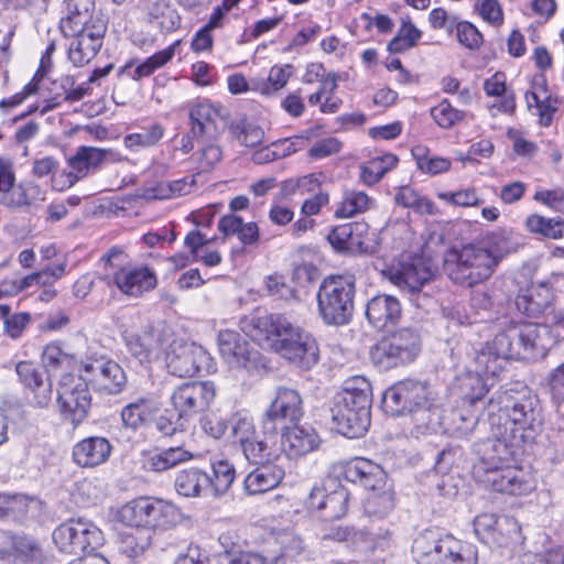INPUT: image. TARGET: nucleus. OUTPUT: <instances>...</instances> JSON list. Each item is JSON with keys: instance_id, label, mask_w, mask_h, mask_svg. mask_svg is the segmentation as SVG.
<instances>
[{"instance_id": "5fc2aeb1", "label": "nucleus", "mask_w": 564, "mask_h": 564, "mask_svg": "<svg viewBox=\"0 0 564 564\" xmlns=\"http://www.w3.org/2000/svg\"><path fill=\"white\" fill-rule=\"evenodd\" d=\"M528 230L549 239H560L564 236V220L561 218H546L540 215H530L525 220Z\"/></svg>"}, {"instance_id": "e2e57ef3", "label": "nucleus", "mask_w": 564, "mask_h": 564, "mask_svg": "<svg viewBox=\"0 0 564 564\" xmlns=\"http://www.w3.org/2000/svg\"><path fill=\"white\" fill-rule=\"evenodd\" d=\"M412 155L416 161L417 167L424 173L440 174L448 171L451 167V162L447 159L431 156L424 147L413 148Z\"/></svg>"}, {"instance_id": "e433bc0d", "label": "nucleus", "mask_w": 564, "mask_h": 564, "mask_svg": "<svg viewBox=\"0 0 564 564\" xmlns=\"http://www.w3.org/2000/svg\"><path fill=\"white\" fill-rule=\"evenodd\" d=\"M118 550L130 560H137L145 553L152 543V533L141 527H128L117 536Z\"/></svg>"}, {"instance_id": "9d476101", "label": "nucleus", "mask_w": 564, "mask_h": 564, "mask_svg": "<svg viewBox=\"0 0 564 564\" xmlns=\"http://www.w3.org/2000/svg\"><path fill=\"white\" fill-rule=\"evenodd\" d=\"M498 344L516 360L542 359L553 344L551 330L539 323L514 324L498 334Z\"/></svg>"}, {"instance_id": "4468645a", "label": "nucleus", "mask_w": 564, "mask_h": 564, "mask_svg": "<svg viewBox=\"0 0 564 564\" xmlns=\"http://www.w3.org/2000/svg\"><path fill=\"white\" fill-rule=\"evenodd\" d=\"M303 416V401L295 389L279 387L275 399L264 412L261 429L264 435L275 436Z\"/></svg>"}, {"instance_id": "69168bd1", "label": "nucleus", "mask_w": 564, "mask_h": 564, "mask_svg": "<svg viewBox=\"0 0 564 564\" xmlns=\"http://www.w3.org/2000/svg\"><path fill=\"white\" fill-rule=\"evenodd\" d=\"M431 116L441 128L449 129L464 119L465 112L457 110L444 99L431 109Z\"/></svg>"}, {"instance_id": "f3484780", "label": "nucleus", "mask_w": 564, "mask_h": 564, "mask_svg": "<svg viewBox=\"0 0 564 564\" xmlns=\"http://www.w3.org/2000/svg\"><path fill=\"white\" fill-rule=\"evenodd\" d=\"M216 397L213 381H188L177 386L170 401L174 412L185 422L193 415L205 411Z\"/></svg>"}, {"instance_id": "603ef678", "label": "nucleus", "mask_w": 564, "mask_h": 564, "mask_svg": "<svg viewBox=\"0 0 564 564\" xmlns=\"http://www.w3.org/2000/svg\"><path fill=\"white\" fill-rule=\"evenodd\" d=\"M362 225L358 223H347L334 227L327 235V240L337 252H347L360 243V240L356 236V231L361 228Z\"/></svg>"}, {"instance_id": "774afa93", "label": "nucleus", "mask_w": 564, "mask_h": 564, "mask_svg": "<svg viewBox=\"0 0 564 564\" xmlns=\"http://www.w3.org/2000/svg\"><path fill=\"white\" fill-rule=\"evenodd\" d=\"M231 435L240 447L257 437L256 426L251 419L237 415L231 424Z\"/></svg>"}, {"instance_id": "5701e85b", "label": "nucleus", "mask_w": 564, "mask_h": 564, "mask_svg": "<svg viewBox=\"0 0 564 564\" xmlns=\"http://www.w3.org/2000/svg\"><path fill=\"white\" fill-rule=\"evenodd\" d=\"M122 340L130 361L149 367L160 349V339L153 325H147L139 332L124 330Z\"/></svg>"}, {"instance_id": "864d4df0", "label": "nucleus", "mask_w": 564, "mask_h": 564, "mask_svg": "<svg viewBox=\"0 0 564 564\" xmlns=\"http://www.w3.org/2000/svg\"><path fill=\"white\" fill-rule=\"evenodd\" d=\"M11 546L13 557L17 558V563L30 562L31 564L42 563L44 560L43 551L33 538L26 535H12Z\"/></svg>"}, {"instance_id": "f257e3e1", "label": "nucleus", "mask_w": 564, "mask_h": 564, "mask_svg": "<svg viewBox=\"0 0 564 564\" xmlns=\"http://www.w3.org/2000/svg\"><path fill=\"white\" fill-rule=\"evenodd\" d=\"M543 424L540 400L524 384L496 391L488 401L487 440L521 448L534 440Z\"/></svg>"}, {"instance_id": "6e6552de", "label": "nucleus", "mask_w": 564, "mask_h": 564, "mask_svg": "<svg viewBox=\"0 0 564 564\" xmlns=\"http://www.w3.org/2000/svg\"><path fill=\"white\" fill-rule=\"evenodd\" d=\"M117 519L127 527H141L152 533L155 529L176 527L182 521V512L170 501L140 497L121 506Z\"/></svg>"}, {"instance_id": "c9c22d12", "label": "nucleus", "mask_w": 564, "mask_h": 564, "mask_svg": "<svg viewBox=\"0 0 564 564\" xmlns=\"http://www.w3.org/2000/svg\"><path fill=\"white\" fill-rule=\"evenodd\" d=\"M178 43V41L174 42L164 50L154 53L137 66H134L133 61L128 62L120 68L118 74L120 76H127L133 80H140L144 77L151 76L158 68L164 66L173 58Z\"/></svg>"}, {"instance_id": "bb28decb", "label": "nucleus", "mask_w": 564, "mask_h": 564, "mask_svg": "<svg viewBox=\"0 0 564 564\" xmlns=\"http://www.w3.org/2000/svg\"><path fill=\"white\" fill-rule=\"evenodd\" d=\"M292 425L286 426L284 431H280L282 449L289 458H300L317 449L321 440L313 427Z\"/></svg>"}, {"instance_id": "dca6fc26", "label": "nucleus", "mask_w": 564, "mask_h": 564, "mask_svg": "<svg viewBox=\"0 0 564 564\" xmlns=\"http://www.w3.org/2000/svg\"><path fill=\"white\" fill-rule=\"evenodd\" d=\"M218 347L221 357L231 368L245 370L251 376L260 375L265 369L261 352L235 330L219 332Z\"/></svg>"}, {"instance_id": "1a4fd4ad", "label": "nucleus", "mask_w": 564, "mask_h": 564, "mask_svg": "<svg viewBox=\"0 0 564 564\" xmlns=\"http://www.w3.org/2000/svg\"><path fill=\"white\" fill-rule=\"evenodd\" d=\"M356 294L355 279L351 275H329L317 291V307L327 325L341 326L350 322L354 314Z\"/></svg>"}, {"instance_id": "c85d7f7f", "label": "nucleus", "mask_w": 564, "mask_h": 564, "mask_svg": "<svg viewBox=\"0 0 564 564\" xmlns=\"http://www.w3.org/2000/svg\"><path fill=\"white\" fill-rule=\"evenodd\" d=\"M498 334L491 341L486 343L475 352V370L484 376L485 379L498 378L505 370L509 359H513L511 352L502 349L498 344Z\"/></svg>"}, {"instance_id": "6ab92c4d", "label": "nucleus", "mask_w": 564, "mask_h": 564, "mask_svg": "<svg viewBox=\"0 0 564 564\" xmlns=\"http://www.w3.org/2000/svg\"><path fill=\"white\" fill-rule=\"evenodd\" d=\"M431 278V269L420 259L401 263L398 269L390 272V281L401 291L409 293L417 307L423 306L429 300L425 294L421 295V289Z\"/></svg>"}, {"instance_id": "052dcab7", "label": "nucleus", "mask_w": 564, "mask_h": 564, "mask_svg": "<svg viewBox=\"0 0 564 564\" xmlns=\"http://www.w3.org/2000/svg\"><path fill=\"white\" fill-rule=\"evenodd\" d=\"M369 196L364 192L347 191L340 206L335 210V217L349 218L368 209Z\"/></svg>"}, {"instance_id": "680f3d73", "label": "nucleus", "mask_w": 564, "mask_h": 564, "mask_svg": "<svg viewBox=\"0 0 564 564\" xmlns=\"http://www.w3.org/2000/svg\"><path fill=\"white\" fill-rule=\"evenodd\" d=\"M230 133L243 145L253 148L259 145L264 137L261 127L250 123L246 120L232 122Z\"/></svg>"}, {"instance_id": "3c124183", "label": "nucleus", "mask_w": 564, "mask_h": 564, "mask_svg": "<svg viewBox=\"0 0 564 564\" xmlns=\"http://www.w3.org/2000/svg\"><path fill=\"white\" fill-rule=\"evenodd\" d=\"M458 382L463 405L471 406L476 404L489 391L486 379L476 370L462 376Z\"/></svg>"}, {"instance_id": "ea45409f", "label": "nucleus", "mask_w": 564, "mask_h": 564, "mask_svg": "<svg viewBox=\"0 0 564 564\" xmlns=\"http://www.w3.org/2000/svg\"><path fill=\"white\" fill-rule=\"evenodd\" d=\"M218 541L223 547L218 555L220 564H267L265 557L260 553L245 550L234 542L230 533L220 534Z\"/></svg>"}, {"instance_id": "0eeeda50", "label": "nucleus", "mask_w": 564, "mask_h": 564, "mask_svg": "<svg viewBox=\"0 0 564 564\" xmlns=\"http://www.w3.org/2000/svg\"><path fill=\"white\" fill-rule=\"evenodd\" d=\"M412 552L417 564H477V547L452 534L436 536L433 532L420 534Z\"/></svg>"}, {"instance_id": "de8ad7c7", "label": "nucleus", "mask_w": 564, "mask_h": 564, "mask_svg": "<svg viewBox=\"0 0 564 564\" xmlns=\"http://www.w3.org/2000/svg\"><path fill=\"white\" fill-rule=\"evenodd\" d=\"M497 524L491 539L487 543L489 547H510L521 542V528L514 518L499 517Z\"/></svg>"}, {"instance_id": "4be33fe9", "label": "nucleus", "mask_w": 564, "mask_h": 564, "mask_svg": "<svg viewBox=\"0 0 564 564\" xmlns=\"http://www.w3.org/2000/svg\"><path fill=\"white\" fill-rule=\"evenodd\" d=\"M191 134L197 141H217L223 129L220 127V108L207 100L198 101L188 112Z\"/></svg>"}, {"instance_id": "a18cd8bd", "label": "nucleus", "mask_w": 564, "mask_h": 564, "mask_svg": "<svg viewBox=\"0 0 564 564\" xmlns=\"http://www.w3.org/2000/svg\"><path fill=\"white\" fill-rule=\"evenodd\" d=\"M155 411L153 400L142 397L122 408L121 420L126 427L135 431L145 425Z\"/></svg>"}, {"instance_id": "79ce46f5", "label": "nucleus", "mask_w": 564, "mask_h": 564, "mask_svg": "<svg viewBox=\"0 0 564 564\" xmlns=\"http://www.w3.org/2000/svg\"><path fill=\"white\" fill-rule=\"evenodd\" d=\"M210 481L212 477L207 473L198 468H186L176 474L174 487L183 497H198L205 488L209 487Z\"/></svg>"}, {"instance_id": "f03ea898", "label": "nucleus", "mask_w": 564, "mask_h": 564, "mask_svg": "<svg viewBox=\"0 0 564 564\" xmlns=\"http://www.w3.org/2000/svg\"><path fill=\"white\" fill-rule=\"evenodd\" d=\"M519 449L499 441L485 440L477 443L478 459L471 470L474 479L501 494L530 492L534 488V482L529 474L514 463V456Z\"/></svg>"}, {"instance_id": "72a5a7b5", "label": "nucleus", "mask_w": 564, "mask_h": 564, "mask_svg": "<svg viewBox=\"0 0 564 564\" xmlns=\"http://www.w3.org/2000/svg\"><path fill=\"white\" fill-rule=\"evenodd\" d=\"M284 476V469L273 463L256 466V468L245 477V491L250 496L264 494L276 488Z\"/></svg>"}, {"instance_id": "aec40b11", "label": "nucleus", "mask_w": 564, "mask_h": 564, "mask_svg": "<svg viewBox=\"0 0 564 564\" xmlns=\"http://www.w3.org/2000/svg\"><path fill=\"white\" fill-rule=\"evenodd\" d=\"M106 31L107 22L97 20L95 24L90 25V29L65 34L73 37L68 46V59L74 66H84L96 56L102 46Z\"/></svg>"}, {"instance_id": "4c0bfd02", "label": "nucleus", "mask_w": 564, "mask_h": 564, "mask_svg": "<svg viewBox=\"0 0 564 564\" xmlns=\"http://www.w3.org/2000/svg\"><path fill=\"white\" fill-rule=\"evenodd\" d=\"M41 509V501L36 497L15 494H0V518L21 521L28 517L30 512L35 513Z\"/></svg>"}, {"instance_id": "58836bf2", "label": "nucleus", "mask_w": 564, "mask_h": 564, "mask_svg": "<svg viewBox=\"0 0 564 564\" xmlns=\"http://www.w3.org/2000/svg\"><path fill=\"white\" fill-rule=\"evenodd\" d=\"M193 458L191 452L183 447H170L143 455L142 467L147 471L162 473Z\"/></svg>"}, {"instance_id": "4d7b16f0", "label": "nucleus", "mask_w": 564, "mask_h": 564, "mask_svg": "<svg viewBox=\"0 0 564 564\" xmlns=\"http://www.w3.org/2000/svg\"><path fill=\"white\" fill-rule=\"evenodd\" d=\"M164 134V128L160 123H153L141 131L127 134L123 138L126 148L131 151H138L143 148H151L158 144Z\"/></svg>"}, {"instance_id": "c03bdc74", "label": "nucleus", "mask_w": 564, "mask_h": 564, "mask_svg": "<svg viewBox=\"0 0 564 564\" xmlns=\"http://www.w3.org/2000/svg\"><path fill=\"white\" fill-rule=\"evenodd\" d=\"M551 305V293L544 288H530L516 297V306L519 312L528 317L542 315Z\"/></svg>"}, {"instance_id": "6e6d98bb", "label": "nucleus", "mask_w": 564, "mask_h": 564, "mask_svg": "<svg viewBox=\"0 0 564 564\" xmlns=\"http://www.w3.org/2000/svg\"><path fill=\"white\" fill-rule=\"evenodd\" d=\"M421 36L422 32L410 19L403 20L398 34L388 43V50L393 54L403 53L414 47Z\"/></svg>"}, {"instance_id": "7ed1b4c3", "label": "nucleus", "mask_w": 564, "mask_h": 564, "mask_svg": "<svg viewBox=\"0 0 564 564\" xmlns=\"http://www.w3.org/2000/svg\"><path fill=\"white\" fill-rule=\"evenodd\" d=\"M250 336L271 340L272 349L296 367L308 370L319 360L315 337L281 314H264L251 319Z\"/></svg>"}, {"instance_id": "423d86ee", "label": "nucleus", "mask_w": 564, "mask_h": 564, "mask_svg": "<svg viewBox=\"0 0 564 564\" xmlns=\"http://www.w3.org/2000/svg\"><path fill=\"white\" fill-rule=\"evenodd\" d=\"M495 260L477 243L449 249L444 259V271L456 284L471 288L487 281L495 272Z\"/></svg>"}, {"instance_id": "8fccbe9b", "label": "nucleus", "mask_w": 564, "mask_h": 564, "mask_svg": "<svg viewBox=\"0 0 564 564\" xmlns=\"http://www.w3.org/2000/svg\"><path fill=\"white\" fill-rule=\"evenodd\" d=\"M392 487L369 492L364 502V511L370 518L383 519L394 509Z\"/></svg>"}, {"instance_id": "a878e982", "label": "nucleus", "mask_w": 564, "mask_h": 564, "mask_svg": "<svg viewBox=\"0 0 564 564\" xmlns=\"http://www.w3.org/2000/svg\"><path fill=\"white\" fill-rule=\"evenodd\" d=\"M19 381L33 393L32 405L43 409L52 401V383L44 379L40 368L31 361H19L15 365Z\"/></svg>"}, {"instance_id": "09e8293b", "label": "nucleus", "mask_w": 564, "mask_h": 564, "mask_svg": "<svg viewBox=\"0 0 564 564\" xmlns=\"http://www.w3.org/2000/svg\"><path fill=\"white\" fill-rule=\"evenodd\" d=\"M269 437L271 436L265 435L264 440H259L257 436L240 447L249 464L254 466L272 464L278 458V451L269 443Z\"/></svg>"}, {"instance_id": "2eb2a0df", "label": "nucleus", "mask_w": 564, "mask_h": 564, "mask_svg": "<svg viewBox=\"0 0 564 564\" xmlns=\"http://www.w3.org/2000/svg\"><path fill=\"white\" fill-rule=\"evenodd\" d=\"M349 498V491L337 479L328 478L313 486L305 505L325 521H334L347 513Z\"/></svg>"}, {"instance_id": "49530a36", "label": "nucleus", "mask_w": 564, "mask_h": 564, "mask_svg": "<svg viewBox=\"0 0 564 564\" xmlns=\"http://www.w3.org/2000/svg\"><path fill=\"white\" fill-rule=\"evenodd\" d=\"M43 366L51 372H70L79 371V362L75 355L66 352L57 343H51L45 346L42 354Z\"/></svg>"}, {"instance_id": "0e129e2a", "label": "nucleus", "mask_w": 564, "mask_h": 564, "mask_svg": "<svg viewBox=\"0 0 564 564\" xmlns=\"http://www.w3.org/2000/svg\"><path fill=\"white\" fill-rule=\"evenodd\" d=\"M434 402L431 401L427 406H420L417 410L410 412L417 433L435 431L436 426L441 424V411Z\"/></svg>"}, {"instance_id": "412c9836", "label": "nucleus", "mask_w": 564, "mask_h": 564, "mask_svg": "<svg viewBox=\"0 0 564 564\" xmlns=\"http://www.w3.org/2000/svg\"><path fill=\"white\" fill-rule=\"evenodd\" d=\"M112 283L122 294L137 299L156 288L158 276L148 265H126L113 272Z\"/></svg>"}, {"instance_id": "39448f33", "label": "nucleus", "mask_w": 564, "mask_h": 564, "mask_svg": "<svg viewBox=\"0 0 564 564\" xmlns=\"http://www.w3.org/2000/svg\"><path fill=\"white\" fill-rule=\"evenodd\" d=\"M422 337L416 327H399L370 347L369 357L379 370L388 371L412 364L421 354Z\"/></svg>"}, {"instance_id": "ddd939ff", "label": "nucleus", "mask_w": 564, "mask_h": 564, "mask_svg": "<svg viewBox=\"0 0 564 564\" xmlns=\"http://www.w3.org/2000/svg\"><path fill=\"white\" fill-rule=\"evenodd\" d=\"M435 401V392L427 381L405 379L388 388L382 397L384 411L393 416L410 413Z\"/></svg>"}, {"instance_id": "a211bd4d", "label": "nucleus", "mask_w": 564, "mask_h": 564, "mask_svg": "<svg viewBox=\"0 0 564 564\" xmlns=\"http://www.w3.org/2000/svg\"><path fill=\"white\" fill-rule=\"evenodd\" d=\"M57 405L62 420L76 429L87 419L91 408L87 384L80 378L62 382L57 390Z\"/></svg>"}, {"instance_id": "2f4dec72", "label": "nucleus", "mask_w": 564, "mask_h": 564, "mask_svg": "<svg viewBox=\"0 0 564 564\" xmlns=\"http://www.w3.org/2000/svg\"><path fill=\"white\" fill-rule=\"evenodd\" d=\"M107 160H117L116 153L110 149L79 147L76 154L68 160L69 166L76 173L75 175L68 174L69 185L84 177L90 169H97Z\"/></svg>"}, {"instance_id": "bf43d9fd", "label": "nucleus", "mask_w": 564, "mask_h": 564, "mask_svg": "<svg viewBox=\"0 0 564 564\" xmlns=\"http://www.w3.org/2000/svg\"><path fill=\"white\" fill-rule=\"evenodd\" d=\"M451 420L453 424L452 433L457 437L469 436L475 429L480 425L478 415L464 408L453 410L451 413ZM486 425H488V421L481 423V426Z\"/></svg>"}, {"instance_id": "20e7f679", "label": "nucleus", "mask_w": 564, "mask_h": 564, "mask_svg": "<svg viewBox=\"0 0 564 564\" xmlns=\"http://www.w3.org/2000/svg\"><path fill=\"white\" fill-rule=\"evenodd\" d=\"M372 393L370 382L355 377L334 398L332 420L337 431L348 438L361 437L370 426Z\"/></svg>"}, {"instance_id": "473e14b6", "label": "nucleus", "mask_w": 564, "mask_h": 564, "mask_svg": "<svg viewBox=\"0 0 564 564\" xmlns=\"http://www.w3.org/2000/svg\"><path fill=\"white\" fill-rule=\"evenodd\" d=\"M75 84V77L70 75H62L61 77L52 80L48 88L52 97L46 100V104L42 108L41 112L45 113L58 107L62 101L76 102L82 100L88 94L89 87L86 83L76 87Z\"/></svg>"}, {"instance_id": "338daca9", "label": "nucleus", "mask_w": 564, "mask_h": 564, "mask_svg": "<svg viewBox=\"0 0 564 564\" xmlns=\"http://www.w3.org/2000/svg\"><path fill=\"white\" fill-rule=\"evenodd\" d=\"M292 74L293 66L291 64L272 66L268 76V82L263 84L261 93L269 95L282 89L288 84Z\"/></svg>"}, {"instance_id": "393cba45", "label": "nucleus", "mask_w": 564, "mask_h": 564, "mask_svg": "<svg viewBox=\"0 0 564 564\" xmlns=\"http://www.w3.org/2000/svg\"><path fill=\"white\" fill-rule=\"evenodd\" d=\"M366 318L376 329L382 330L397 325L402 317L400 301L390 294L372 296L366 304Z\"/></svg>"}, {"instance_id": "a19ab883", "label": "nucleus", "mask_w": 564, "mask_h": 564, "mask_svg": "<svg viewBox=\"0 0 564 564\" xmlns=\"http://www.w3.org/2000/svg\"><path fill=\"white\" fill-rule=\"evenodd\" d=\"M218 230L225 237L237 236L245 246H254L260 238L259 227L254 221L243 223L241 217L234 214L225 215L219 219Z\"/></svg>"}, {"instance_id": "cd10ccee", "label": "nucleus", "mask_w": 564, "mask_h": 564, "mask_svg": "<svg viewBox=\"0 0 564 564\" xmlns=\"http://www.w3.org/2000/svg\"><path fill=\"white\" fill-rule=\"evenodd\" d=\"M64 4L65 15L59 23L63 34H74L90 29L97 20H104L94 13V0H65Z\"/></svg>"}, {"instance_id": "7c9ffc66", "label": "nucleus", "mask_w": 564, "mask_h": 564, "mask_svg": "<svg viewBox=\"0 0 564 564\" xmlns=\"http://www.w3.org/2000/svg\"><path fill=\"white\" fill-rule=\"evenodd\" d=\"M111 444L106 437L89 436L76 443L72 451L73 462L84 468H93L108 460Z\"/></svg>"}, {"instance_id": "13d9d810", "label": "nucleus", "mask_w": 564, "mask_h": 564, "mask_svg": "<svg viewBox=\"0 0 564 564\" xmlns=\"http://www.w3.org/2000/svg\"><path fill=\"white\" fill-rule=\"evenodd\" d=\"M212 468L214 477L209 486L216 496L226 494L236 478L234 465L227 459H217L212 462Z\"/></svg>"}, {"instance_id": "37998d69", "label": "nucleus", "mask_w": 564, "mask_h": 564, "mask_svg": "<svg viewBox=\"0 0 564 564\" xmlns=\"http://www.w3.org/2000/svg\"><path fill=\"white\" fill-rule=\"evenodd\" d=\"M45 199V193L33 181H22L14 185L10 194H7L2 206L8 208H22Z\"/></svg>"}, {"instance_id": "f8f14e48", "label": "nucleus", "mask_w": 564, "mask_h": 564, "mask_svg": "<svg viewBox=\"0 0 564 564\" xmlns=\"http://www.w3.org/2000/svg\"><path fill=\"white\" fill-rule=\"evenodd\" d=\"M52 538L62 553L78 557L94 552L104 542L101 530L82 518L61 523L53 531Z\"/></svg>"}, {"instance_id": "9b49d317", "label": "nucleus", "mask_w": 564, "mask_h": 564, "mask_svg": "<svg viewBox=\"0 0 564 564\" xmlns=\"http://www.w3.org/2000/svg\"><path fill=\"white\" fill-rule=\"evenodd\" d=\"M80 379L105 395L120 394L128 378L122 367L106 355L90 354L79 361Z\"/></svg>"}, {"instance_id": "f704fd0d", "label": "nucleus", "mask_w": 564, "mask_h": 564, "mask_svg": "<svg viewBox=\"0 0 564 564\" xmlns=\"http://www.w3.org/2000/svg\"><path fill=\"white\" fill-rule=\"evenodd\" d=\"M478 243L494 258L496 269L506 256L517 252L522 245L518 234L506 229L487 234Z\"/></svg>"}, {"instance_id": "c756f323", "label": "nucleus", "mask_w": 564, "mask_h": 564, "mask_svg": "<svg viewBox=\"0 0 564 564\" xmlns=\"http://www.w3.org/2000/svg\"><path fill=\"white\" fill-rule=\"evenodd\" d=\"M209 354L195 344L185 345L181 351L170 357L169 368L177 377H193L202 369H208Z\"/></svg>"}, {"instance_id": "b1692460", "label": "nucleus", "mask_w": 564, "mask_h": 564, "mask_svg": "<svg viewBox=\"0 0 564 564\" xmlns=\"http://www.w3.org/2000/svg\"><path fill=\"white\" fill-rule=\"evenodd\" d=\"M341 475L347 481L359 484L370 492L392 487L383 468L364 457L345 463Z\"/></svg>"}]
</instances>
